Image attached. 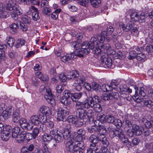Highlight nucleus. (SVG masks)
<instances>
[{"instance_id":"30","label":"nucleus","mask_w":153,"mask_h":153,"mask_svg":"<svg viewBox=\"0 0 153 153\" xmlns=\"http://www.w3.org/2000/svg\"><path fill=\"white\" fill-rule=\"evenodd\" d=\"M40 111L42 114L48 116L51 113L50 108L45 106H43L40 108Z\"/></svg>"},{"instance_id":"27","label":"nucleus","mask_w":153,"mask_h":153,"mask_svg":"<svg viewBox=\"0 0 153 153\" xmlns=\"http://www.w3.org/2000/svg\"><path fill=\"white\" fill-rule=\"evenodd\" d=\"M70 94L71 95V99L74 102H76L78 100L80 99L82 94L81 92L73 94L71 93V92Z\"/></svg>"},{"instance_id":"31","label":"nucleus","mask_w":153,"mask_h":153,"mask_svg":"<svg viewBox=\"0 0 153 153\" xmlns=\"http://www.w3.org/2000/svg\"><path fill=\"white\" fill-rule=\"evenodd\" d=\"M12 0H6V8L7 10L11 11L14 10H16L15 8L16 7H13L12 4Z\"/></svg>"},{"instance_id":"22","label":"nucleus","mask_w":153,"mask_h":153,"mask_svg":"<svg viewBox=\"0 0 153 153\" xmlns=\"http://www.w3.org/2000/svg\"><path fill=\"white\" fill-rule=\"evenodd\" d=\"M71 127L69 128V129H66L65 130L64 132L62 133L63 137L64 139L65 140H70L71 138H73L71 137L70 130Z\"/></svg>"},{"instance_id":"52","label":"nucleus","mask_w":153,"mask_h":153,"mask_svg":"<svg viewBox=\"0 0 153 153\" xmlns=\"http://www.w3.org/2000/svg\"><path fill=\"white\" fill-rule=\"evenodd\" d=\"M87 130L89 132L91 133H93L97 131L98 126H92L91 128H88Z\"/></svg>"},{"instance_id":"7","label":"nucleus","mask_w":153,"mask_h":153,"mask_svg":"<svg viewBox=\"0 0 153 153\" xmlns=\"http://www.w3.org/2000/svg\"><path fill=\"white\" fill-rule=\"evenodd\" d=\"M21 128L17 126L15 127L12 130V137L15 138L16 141L20 143V140H22L23 138L24 135L25 133V131H20Z\"/></svg>"},{"instance_id":"14","label":"nucleus","mask_w":153,"mask_h":153,"mask_svg":"<svg viewBox=\"0 0 153 153\" xmlns=\"http://www.w3.org/2000/svg\"><path fill=\"white\" fill-rule=\"evenodd\" d=\"M19 123L21 126L24 129L30 131L33 128V126L30 125L27 120L24 118H22L20 120Z\"/></svg>"},{"instance_id":"41","label":"nucleus","mask_w":153,"mask_h":153,"mask_svg":"<svg viewBox=\"0 0 153 153\" xmlns=\"http://www.w3.org/2000/svg\"><path fill=\"white\" fill-rule=\"evenodd\" d=\"M139 15L137 13L135 12L131 13L130 15L131 19L133 21L135 22H137L138 21H139Z\"/></svg>"},{"instance_id":"9","label":"nucleus","mask_w":153,"mask_h":153,"mask_svg":"<svg viewBox=\"0 0 153 153\" xmlns=\"http://www.w3.org/2000/svg\"><path fill=\"white\" fill-rule=\"evenodd\" d=\"M57 99L60 100V102L65 105H68L71 104V95L70 91H65L64 92L63 95L61 97V95L58 94L57 95Z\"/></svg>"},{"instance_id":"11","label":"nucleus","mask_w":153,"mask_h":153,"mask_svg":"<svg viewBox=\"0 0 153 153\" xmlns=\"http://www.w3.org/2000/svg\"><path fill=\"white\" fill-rule=\"evenodd\" d=\"M119 97L118 93L116 92H112L108 94H105L101 96L102 99L105 101L108 100H116Z\"/></svg>"},{"instance_id":"59","label":"nucleus","mask_w":153,"mask_h":153,"mask_svg":"<svg viewBox=\"0 0 153 153\" xmlns=\"http://www.w3.org/2000/svg\"><path fill=\"white\" fill-rule=\"evenodd\" d=\"M22 20L24 23L26 24H29L30 23V19L27 16H25L22 17Z\"/></svg>"},{"instance_id":"39","label":"nucleus","mask_w":153,"mask_h":153,"mask_svg":"<svg viewBox=\"0 0 153 153\" xmlns=\"http://www.w3.org/2000/svg\"><path fill=\"white\" fill-rule=\"evenodd\" d=\"M13 123H17L19 120L20 117H19V113L16 112L15 111L13 112Z\"/></svg>"},{"instance_id":"2","label":"nucleus","mask_w":153,"mask_h":153,"mask_svg":"<svg viewBox=\"0 0 153 153\" xmlns=\"http://www.w3.org/2000/svg\"><path fill=\"white\" fill-rule=\"evenodd\" d=\"M83 105L76 104L75 108L78 113V116L81 120H83L85 122L88 120L90 122L94 120V113L91 109H89L87 111Z\"/></svg>"},{"instance_id":"32","label":"nucleus","mask_w":153,"mask_h":153,"mask_svg":"<svg viewBox=\"0 0 153 153\" xmlns=\"http://www.w3.org/2000/svg\"><path fill=\"white\" fill-rule=\"evenodd\" d=\"M23 137V138L22 139V141H21V140H20L19 143H22L25 139L28 141L32 140L33 139H35L34 138V137L32 135V134H31V133H26L25 131V133Z\"/></svg>"},{"instance_id":"6","label":"nucleus","mask_w":153,"mask_h":153,"mask_svg":"<svg viewBox=\"0 0 153 153\" xmlns=\"http://www.w3.org/2000/svg\"><path fill=\"white\" fill-rule=\"evenodd\" d=\"M79 45V43L76 42H74L73 44V46L74 48H75L74 51V53L70 54H67L65 56H61L60 58L61 60L63 62H66L69 60L76 58L77 56L79 57H82L83 56H81L78 55L79 53H80V52H79L78 53L76 52V50H78V48L77 49L76 48L78 47Z\"/></svg>"},{"instance_id":"50","label":"nucleus","mask_w":153,"mask_h":153,"mask_svg":"<svg viewBox=\"0 0 153 153\" xmlns=\"http://www.w3.org/2000/svg\"><path fill=\"white\" fill-rule=\"evenodd\" d=\"M94 110L96 112H100L102 111V109L101 105L97 103L93 106Z\"/></svg>"},{"instance_id":"36","label":"nucleus","mask_w":153,"mask_h":153,"mask_svg":"<svg viewBox=\"0 0 153 153\" xmlns=\"http://www.w3.org/2000/svg\"><path fill=\"white\" fill-rule=\"evenodd\" d=\"M10 28V32L12 34L15 33L17 32V30L18 28V26L15 23H13L9 26Z\"/></svg>"},{"instance_id":"38","label":"nucleus","mask_w":153,"mask_h":153,"mask_svg":"<svg viewBox=\"0 0 153 153\" xmlns=\"http://www.w3.org/2000/svg\"><path fill=\"white\" fill-rule=\"evenodd\" d=\"M91 84L92 89L96 91L99 92L100 91L101 86L99 84L95 82H93Z\"/></svg>"},{"instance_id":"3","label":"nucleus","mask_w":153,"mask_h":153,"mask_svg":"<svg viewBox=\"0 0 153 153\" xmlns=\"http://www.w3.org/2000/svg\"><path fill=\"white\" fill-rule=\"evenodd\" d=\"M89 140L93 144L90 145H96L99 142L104 145L105 146L107 147L109 143L107 138L102 135L100 134L96 135L95 134H92L89 137Z\"/></svg>"},{"instance_id":"8","label":"nucleus","mask_w":153,"mask_h":153,"mask_svg":"<svg viewBox=\"0 0 153 153\" xmlns=\"http://www.w3.org/2000/svg\"><path fill=\"white\" fill-rule=\"evenodd\" d=\"M135 26L133 23L129 22L126 25L123 24L121 26L123 30L125 32H128L131 30V33L137 37L138 36L139 32L137 27Z\"/></svg>"},{"instance_id":"25","label":"nucleus","mask_w":153,"mask_h":153,"mask_svg":"<svg viewBox=\"0 0 153 153\" xmlns=\"http://www.w3.org/2000/svg\"><path fill=\"white\" fill-rule=\"evenodd\" d=\"M75 149L82 151L84 149V143L82 141H78V140L75 139Z\"/></svg>"},{"instance_id":"17","label":"nucleus","mask_w":153,"mask_h":153,"mask_svg":"<svg viewBox=\"0 0 153 153\" xmlns=\"http://www.w3.org/2000/svg\"><path fill=\"white\" fill-rule=\"evenodd\" d=\"M150 120H148L146 118H143L142 122L147 128L152 127L153 125V116L151 117L150 118Z\"/></svg>"},{"instance_id":"53","label":"nucleus","mask_w":153,"mask_h":153,"mask_svg":"<svg viewBox=\"0 0 153 153\" xmlns=\"http://www.w3.org/2000/svg\"><path fill=\"white\" fill-rule=\"evenodd\" d=\"M113 124H114L118 128H120L122 126L121 120L117 119H115Z\"/></svg>"},{"instance_id":"12","label":"nucleus","mask_w":153,"mask_h":153,"mask_svg":"<svg viewBox=\"0 0 153 153\" xmlns=\"http://www.w3.org/2000/svg\"><path fill=\"white\" fill-rule=\"evenodd\" d=\"M75 139L74 138H71L70 140H69L66 142L65 146L68 151L67 153H71L75 149Z\"/></svg>"},{"instance_id":"40","label":"nucleus","mask_w":153,"mask_h":153,"mask_svg":"<svg viewBox=\"0 0 153 153\" xmlns=\"http://www.w3.org/2000/svg\"><path fill=\"white\" fill-rule=\"evenodd\" d=\"M45 98L46 99L48 102L52 106L55 105V100L52 97H48L47 95H45Z\"/></svg>"},{"instance_id":"35","label":"nucleus","mask_w":153,"mask_h":153,"mask_svg":"<svg viewBox=\"0 0 153 153\" xmlns=\"http://www.w3.org/2000/svg\"><path fill=\"white\" fill-rule=\"evenodd\" d=\"M97 145H90L89 147L87 150V153H95L98 149Z\"/></svg>"},{"instance_id":"20","label":"nucleus","mask_w":153,"mask_h":153,"mask_svg":"<svg viewBox=\"0 0 153 153\" xmlns=\"http://www.w3.org/2000/svg\"><path fill=\"white\" fill-rule=\"evenodd\" d=\"M13 113V109L12 108H9L3 111L1 114V116L4 119H7Z\"/></svg>"},{"instance_id":"21","label":"nucleus","mask_w":153,"mask_h":153,"mask_svg":"<svg viewBox=\"0 0 153 153\" xmlns=\"http://www.w3.org/2000/svg\"><path fill=\"white\" fill-rule=\"evenodd\" d=\"M132 130L134 134L137 136H139L142 134V129L137 125L134 124L132 127Z\"/></svg>"},{"instance_id":"19","label":"nucleus","mask_w":153,"mask_h":153,"mask_svg":"<svg viewBox=\"0 0 153 153\" xmlns=\"http://www.w3.org/2000/svg\"><path fill=\"white\" fill-rule=\"evenodd\" d=\"M134 89L135 90V94L133 96V100L137 103H140L142 101L143 102L144 99L138 97V88L136 85L134 86Z\"/></svg>"},{"instance_id":"43","label":"nucleus","mask_w":153,"mask_h":153,"mask_svg":"<svg viewBox=\"0 0 153 153\" xmlns=\"http://www.w3.org/2000/svg\"><path fill=\"white\" fill-rule=\"evenodd\" d=\"M146 99H144L143 101L144 105L149 108L152 107L153 105V102L150 100H147Z\"/></svg>"},{"instance_id":"47","label":"nucleus","mask_w":153,"mask_h":153,"mask_svg":"<svg viewBox=\"0 0 153 153\" xmlns=\"http://www.w3.org/2000/svg\"><path fill=\"white\" fill-rule=\"evenodd\" d=\"M91 5L94 7H97L101 3V0H89Z\"/></svg>"},{"instance_id":"62","label":"nucleus","mask_w":153,"mask_h":153,"mask_svg":"<svg viewBox=\"0 0 153 153\" xmlns=\"http://www.w3.org/2000/svg\"><path fill=\"white\" fill-rule=\"evenodd\" d=\"M89 2V0H79L78 3L81 5L86 7Z\"/></svg>"},{"instance_id":"51","label":"nucleus","mask_w":153,"mask_h":153,"mask_svg":"<svg viewBox=\"0 0 153 153\" xmlns=\"http://www.w3.org/2000/svg\"><path fill=\"white\" fill-rule=\"evenodd\" d=\"M56 92L57 93L56 95L57 96L58 94L60 95L61 93L63 90L64 87L62 85H59L56 86Z\"/></svg>"},{"instance_id":"45","label":"nucleus","mask_w":153,"mask_h":153,"mask_svg":"<svg viewBox=\"0 0 153 153\" xmlns=\"http://www.w3.org/2000/svg\"><path fill=\"white\" fill-rule=\"evenodd\" d=\"M77 133L78 135L76 136V139L79 137L82 138V137L84 136L85 133V131L82 128L78 130Z\"/></svg>"},{"instance_id":"15","label":"nucleus","mask_w":153,"mask_h":153,"mask_svg":"<svg viewBox=\"0 0 153 153\" xmlns=\"http://www.w3.org/2000/svg\"><path fill=\"white\" fill-rule=\"evenodd\" d=\"M29 11L32 12V19L34 21H37L39 19L38 10L34 6L32 5L30 7Z\"/></svg>"},{"instance_id":"1","label":"nucleus","mask_w":153,"mask_h":153,"mask_svg":"<svg viewBox=\"0 0 153 153\" xmlns=\"http://www.w3.org/2000/svg\"><path fill=\"white\" fill-rule=\"evenodd\" d=\"M98 45V41L97 38L93 37L89 42H86L82 43L81 45V48H78V50H76V52L78 53L80 52L81 53L78 55L81 56H83L84 55H86L89 53L90 49H94Z\"/></svg>"},{"instance_id":"37","label":"nucleus","mask_w":153,"mask_h":153,"mask_svg":"<svg viewBox=\"0 0 153 153\" xmlns=\"http://www.w3.org/2000/svg\"><path fill=\"white\" fill-rule=\"evenodd\" d=\"M30 120L32 123L37 126L40 123L39 119L38 116L34 115L30 118Z\"/></svg>"},{"instance_id":"46","label":"nucleus","mask_w":153,"mask_h":153,"mask_svg":"<svg viewBox=\"0 0 153 153\" xmlns=\"http://www.w3.org/2000/svg\"><path fill=\"white\" fill-rule=\"evenodd\" d=\"M138 55L137 56L136 58L139 61L144 62L145 61V55L143 53H137Z\"/></svg>"},{"instance_id":"26","label":"nucleus","mask_w":153,"mask_h":153,"mask_svg":"<svg viewBox=\"0 0 153 153\" xmlns=\"http://www.w3.org/2000/svg\"><path fill=\"white\" fill-rule=\"evenodd\" d=\"M3 4H0V18H6L9 16V14L6 11L3 10Z\"/></svg>"},{"instance_id":"34","label":"nucleus","mask_w":153,"mask_h":153,"mask_svg":"<svg viewBox=\"0 0 153 153\" xmlns=\"http://www.w3.org/2000/svg\"><path fill=\"white\" fill-rule=\"evenodd\" d=\"M105 35L106 36L108 35L106 32L102 31L101 32V34L99 35L97 39L99 43H103L105 40Z\"/></svg>"},{"instance_id":"33","label":"nucleus","mask_w":153,"mask_h":153,"mask_svg":"<svg viewBox=\"0 0 153 153\" xmlns=\"http://www.w3.org/2000/svg\"><path fill=\"white\" fill-rule=\"evenodd\" d=\"M53 139L56 143H59L62 141L64 139L62 133L59 131L57 132L56 134L54 137Z\"/></svg>"},{"instance_id":"64","label":"nucleus","mask_w":153,"mask_h":153,"mask_svg":"<svg viewBox=\"0 0 153 153\" xmlns=\"http://www.w3.org/2000/svg\"><path fill=\"white\" fill-rule=\"evenodd\" d=\"M48 2L47 0H42L41 4V7L43 8L44 7H47L48 6Z\"/></svg>"},{"instance_id":"29","label":"nucleus","mask_w":153,"mask_h":153,"mask_svg":"<svg viewBox=\"0 0 153 153\" xmlns=\"http://www.w3.org/2000/svg\"><path fill=\"white\" fill-rule=\"evenodd\" d=\"M70 75L71 77H68V78L69 79H72V78L78 79L80 78L81 76H82L83 75H81L79 76V73L76 70H73L71 71L70 73Z\"/></svg>"},{"instance_id":"4","label":"nucleus","mask_w":153,"mask_h":153,"mask_svg":"<svg viewBox=\"0 0 153 153\" xmlns=\"http://www.w3.org/2000/svg\"><path fill=\"white\" fill-rule=\"evenodd\" d=\"M109 134L111 138H113L115 136L118 137L124 145L128 147L130 146L131 143L128 141V138L125 137L124 132L121 130L111 131Z\"/></svg>"},{"instance_id":"16","label":"nucleus","mask_w":153,"mask_h":153,"mask_svg":"<svg viewBox=\"0 0 153 153\" xmlns=\"http://www.w3.org/2000/svg\"><path fill=\"white\" fill-rule=\"evenodd\" d=\"M76 82L78 83V85L75 88L78 91H80L82 89V86H84L85 83V77L83 76H81L80 78L76 79Z\"/></svg>"},{"instance_id":"44","label":"nucleus","mask_w":153,"mask_h":153,"mask_svg":"<svg viewBox=\"0 0 153 153\" xmlns=\"http://www.w3.org/2000/svg\"><path fill=\"white\" fill-rule=\"evenodd\" d=\"M25 41L23 39H18L16 44V47L17 48H19L22 47V46L25 45Z\"/></svg>"},{"instance_id":"60","label":"nucleus","mask_w":153,"mask_h":153,"mask_svg":"<svg viewBox=\"0 0 153 153\" xmlns=\"http://www.w3.org/2000/svg\"><path fill=\"white\" fill-rule=\"evenodd\" d=\"M146 51L149 54L153 55V46L150 45L147 46L146 48Z\"/></svg>"},{"instance_id":"28","label":"nucleus","mask_w":153,"mask_h":153,"mask_svg":"<svg viewBox=\"0 0 153 153\" xmlns=\"http://www.w3.org/2000/svg\"><path fill=\"white\" fill-rule=\"evenodd\" d=\"M108 130V128H107L104 126H98L97 132L99 133L98 134L102 135L105 136L104 134L107 133Z\"/></svg>"},{"instance_id":"56","label":"nucleus","mask_w":153,"mask_h":153,"mask_svg":"<svg viewBox=\"0 0 153 153\" xmlns=\"http://www.w3.org/2000/svg\"><path fill=\"white\" fill-rule=\"evenodd\" d=\"M58 112L65 117L66 116L68 115L69 114L68 111H67L64 108H60L59 109Z\"/></svg>"},{"instance_id":"13","label":"nucleus","mask_w":153,"mask_h":153,"mask_svg":"<svg viewBox=\"0 0 153 153\" xmlns=\"http://www.w3.org/2000/svg\"><path fill=\"white\" fill-rule=\"evenodd\" d=\"M11 127L8 125L5 126V128H4V129L3 131V132L1 134V137L3 140L5 141L7 140L9 138V134L10 133V132L11 130Z\"/></svg>"},{"instance_id":"48","label":"nucleus","mask_w":153,"mask_h":153,"mask_svg":"<svg viewBox=\"0 0 153 153\" xmlns=\"http://www.w3.org/2000/svg\"><path fill=\"white\" fill-rule=\"evenodd\" d=\"M115 119L114 117L112 115H108L106 116V121L109 123L113 124Z\"/></svg>"},{"instance_id":"18","label":"nucleus","mask_w":153,"mask_h":153,"mask_svg":"<svg viewBox=\"0 0 153 153\" xmlns=\"http://www.w3.org/2000/svg\"><path fill=\"white\" fill-rule=\"evenodd\" d=\"M16 10H14V11L10 12V15L12 18L15 20H17L18 19V15H20L21 14L20 10V8L19 6H17L16 8Z\"/></svg>"},{"instance_id":"63","label":"nucleus","mask_w":153,"mask_h":153,"mask_svg":"<svg viewBox=\"0 0 153 153\" xmlns=\"http://www.w3.org/2000/svg\"><path fill=\"white\" fill-rule=\"evenodd\" d=\"M7 42L9 46L12 47L14 43L15 40L13 38L9 37Z\"/></svg>"},{"instance_id":"24","label":"nucleus","mask_w":153,"mask_h":153,"mask_svg":"<svg viewBox=\"0 0 153 153\" xmlns=\"http://www.w3.org/2000/svg\"><path fill=\"white\" fill-rule=\"evenodd\" d=\"M100 48L102 52V55L107 53L109 49L111 48L110 45L108 43L105 44L101 45Z\"/></svg>"},{"instance_id":"57","label":"nucleus","mask_w":153,"mask_h":153,"mask_svg":"<svg viewBox=\"0 0 153 153\" xmlns=\"http://www.w3.org/2000/svg\"><path fill=\"white\" fill-rule=\"evenodd\" d=\"M39 130L38 128L35 127L33 128L31 134L34 137V138L36 139V137L37 136L39 133Z\"/></svg>"},{"instance_id":"55","label":"nucleus","mask_w":153,"mask_h":153,"mask_svg":"<svg viewBox=\"0 0 153 153\" xmlns=\"http://www.w3.org/2000/svg\"><path fill=\"white\" fill-rule=\"evenodd\" d=\"M42 11L43 13L48 16L50 15L51 12L50 8L48 7L43 8Z\"/></svg>"},{"instance_id":"49","label":"nucleus","mask_w":153,"mask_h":153,"mask_svg":"<svg viewBox=\"0 0 153 153\" xmlns=\"http://www.w3.org/2000/svg\"><path fill=\"white\" fill-rule=\"evenodd\" d=\"M38 117L39 119L40 123H45L47 122V117L46 115H44L43 114H40Z\"/></svg>"},{"instance_id":"61","label":"nucleus","mask_w":153,"mask_h":153,"mask_svg":"<svg viewBox=\"0 0 153 153\" xmlns=\"http://www.w3.org/2000/svg\"><path fill=\"white\" fill-rule=\"evenodd\" d=\"M43 138L44 141H50L53 139L52 136L48 134H45L43 136Z\"/></svg>"},{"instance_id":"42","label":"nucleus","mask_w":153,"mask_h":153,"mask_svg":"<svg viewBox=\"0 0 153 153\" xmlns=\"http://www.w3.org/2000/svg\"><path fill=\"white\" fill-rule=\"evenodd\" d=\"M77 117L76 116H73L72 115H70L68 117V120L67 121L68 123H71L72 124H74L77 120Z\"/></svg>"},{"instance_id":"54","label":"nucleus","mask_w":153,"mask_h":153,"mask_svg":"<svg viewBox=\"0 0 153 153\" xmlns=\"http://www.w3.org/2000/svg\"><path fill=\"white\" fill-rule=\"evenodd\" d=\"M144 90V88H140L139 89V94L141 96L144 97L145 99H147L148 97L146 95Z\"/></svg>"},{"instance_id":"10","label":"nucleus","mask_w":153,"mask_h":153,"mask_svg":"<svg viewBox=\"0 0 153 153\" xmlns=\"http://www.w3.org/2000/svg\"><path fill=\"white\" fill-rule=\"evenodd\" d=\"M101 62L102 65H106L107 67L110 68L113 65L112 59L111 57L108 56L107 53L101 56Z\"/></svg>"},{"instance_id":"58","label":"nucleus","mask_w":153,"mask_h":153,"mask_svg":"<svg viewBox=\"0 0 153 153\" xmlns=\"http://www.w3.org/2000/svg\"><path fill=\"white\" fill-rule=\"evenodd\" d=\"M17 22H19L20 23V28L23 31H26L28 30V26L27 25H25L23 23L21 22L20 21H18Z\"/></svg>"},{"instance_id":"5","label":"nucleus","mask_w":153,"mask_h":153,"mask_svg":"<svg viewBox=\"0 0 153 153\" xmlns=\"http://www.w3.org/2000/svg\"><path fill=\"white\" fill-rule=\"evenodd\" d=\"M99 102V97L97 95H94L93 96L89 97L88 98L87 102H81L78 101L76 102V104L80 105H83L84 107L88 109L90 107L93 108L94 105Z\"/></svg>"},{"instance_id":"23","label":"nucleus","mask_w":153,"mask_h":153,"mask_svg":"<svg viewBox=\"0 0 153 153\" xmlns=\"http://www.w3.org/2000/svg\"><path fill=\"white\" fill-rule=\"evenodd\" d=\"M36 76L42 81H45L49 80V77L48 76L43 75L40 72L38 71L36 73Z\"/></svg>"}]
</instances>
